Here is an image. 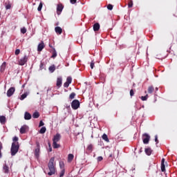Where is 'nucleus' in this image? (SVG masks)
Here are the masks:
<instances>
[{
    "instance_id": "18",
    "label": "nucleus",
    "mask_w": 177,
    "mask_h": 177,
    "mask_svg": "<svg viewBox=\"0 0 177 177\" xmlns=\"http://www.w3.org/2000/svg\"><path fill=\"white\" fill-rule=\"evenodd\" d=\"M31 115H30V113H28V112H25V113H24V119L25 120H30V118H31Z\"/></svg>"
},
{
    "instance_id": "8",
    "label": "nucleus",
    "mask_w": 177,
    "mask_h": 177,
    "mask_svg": "<svg viewBox=\"0 0 177 177\" xmlns=\"http://www.w3.org/2000/svg\"><path fill=\"white\" fill-rule=\"evenodd\" d=\"M27 131H28V126L24 125L20 129V133H21V134L26 133V132H27Z\"/></svg>"
},
{
    "instance_id": "11",
    "label": "nucleus",
    "mask_w": 177,
    "mask_h": 177,
    "mask_svg": "<svg viewBox=\"0 0 177 177\" xmlns=\"http://www.w3.org/2000/svg\"><path fill=\"white\" fill-rule=\"evenodd\" d=\"M62 138V136H60L59 133H57L54 138H53V142H59L60 140V138Z\"/></svg>"
},
{
    "instance_id": "12",
    "label": "nucleus",
    "mask_w": 177,
    "mask_h": 177,
    "mask_svg": "<svg viewBox=\"0 0 177 177\" xmlns=\"http://www.w3.org/2000/svg\"><path fill=\"white\" fill-rule=\"evenodd\" d=\"M63 10V6L62 4H58L57 7V15H60Z\"/></svg>"
},
{
    "instance_id": "54",
    "label": "nucleus",
    "mask_w": 177,
    "mask_h": 177,
    "mask_svg": "<svg viewBox=\"0 0 177 177\" xmlns=\"http://www.w3.org/2000/svg\"><path fill=\"white\" fill-rule=\"evenodd\" d=\"M1 157H2V154L1 153H0V158H1Z\"/></svg>"
},
{
    "instance_id": "4",
    "label": "nucleus",
    "mask_w": 177,
    "mask_h": 177,
    "mask_svg": "<svg viewBox=\"0 0 177 177\" xmlns=\"http://www.w3.org/2000/svg\"><path fill=\"white\" fill-rule=\"evenodd\" d=\"M71 107L73 110H77L80 107V101L74 100L71 103Z\"/></svg>"
},
{
    "instance_id": "34",
    "label": "nucleus",
    "mask_w": 177,
    "mask_h": 177,
    "mask_svg": "<svg viewBox=\"0 0 177 177\" xmlns=\"http://www.w3.org/2000/svg\"><path fill=\"white\" fill-rule=\"evenodd\" d=\"M129 8H132L133 6V1L132 0H130L128 3Z\"/></svg>"
},
{
    "instance_id": "24",
    "label": "nucleus",
    "mask_w": 177,
    "mask_h": 177,
    "mask_svg": "<svg viewBox=\"0 0 177 177\" xmlns=\"http://www.w3.org/2000/svg\"><path fill=\"white\" fill-rule=\"evenodd\" d=\"M32 118H39V112L35 111V113H33Z\"/></svg>"
},
{
    "instance_id": "7",
    "label": "nucleus",
    "mask_w": 177,
    "mask_h": 177,
    "mask_svg": "<svg viewBox=\"0 0 177 177\" xmlns=\"http://www.w3.org/2000/svg\"><path fill=\"white\" fill-rule=\"evenodd\" d=\"M37 148L35 150V156L37 158L39 157V142H36Z\"/></svg>"
},
{
    "instance_id": "15",
    "label": "nucleus",
    "mask_w": 177,
    "mask_h": 177,
    "mask_svg": "<svg viewBox=\"0 0 177 177\" xmlns=\"http://www.w3.org/2000/svg\"><path fill=\"white\" fill-rule=\"evenodd\" d=\"M55 31L57 34H62V32H63V29H62V28H60L59 26H57L55 28Z\"/></svg>"
},
{
    "instance_id": "52",
    "label": "nucleus",
    "mask_w": 177,
    "mask_h": 177,
    "mask_svg": "<svg viewBox=\"0 0 177 177\" xmlns=\"http://www.w3.org/2000/svg\"><path fill=\"white\" fill-rule=\"evenodd\" d=\"M156 91H158V88L156 87Z\"/></svg>"
},
{
    "instance_id": "25",
    "label": "nucleus",
    "mask_w": 177,
    "mask_h": 177,
    "mask_svg": "<svg viewBox=\"0 0 177 177\" xmlns=\"http://www.w3.org/2000/svg\"><path fill=\"white\" fill-rule=\"evenodd\" d=\"M153 92H154V87H153V86H150L148 88V93H153Z\"/></svg>"
},
{
    "instance_id": "23",
    "label": "nucleus",
    "mask_w": 177,
    "mask_h": 177,
    "mask_svg": "<svg viewBox=\"0 0 177 177\" xmlns=\"http://www.w3.org/2000/svg\"><path fill=\"white\" fill-rule=\"evenodd\" d=\"M103 140H105V142H110V140H109V137H107V136L106 135V133H104L102 136Z\"/></svg>"
},
{
    "instance_id": "35",
    "label": "nucleus",
    "mask_w": 177,
    "mask_h": 177,
    "mask_svg": "<svg viewBox=\"0 0 177 177\" xmlns=\"http://www.w3.org/2000/svg\"><path fill=\"white\" fill-rule=\"evenodd\" d=\"M21 32L22 34H26L27 32V29H26V28H21Z\"/></svg>"
},
{
    "instance_id": "2",
    "label": "nucleus",
    "mask_w": 177,
    "mask_h": 177,
    "mask_svg": "<svg viewBox=\"0 0 177 177\" xmlns=\"http://www.w3.org/2000/svg\"><path fill=\"white\" fill-rule=\"evenodd\" d=\"M19 149H20V145H19V142H12L10 149L11 156H16V154H17V152L19 151Z\"/></svg>"
},
{
    "instance_id": "10",
    "label": "nucleus",
    "mask_w": 177,
    "mask_h": 177,
    "mask_svg": "<svg viewBox=\"0 0 177 177\" xmlns=\"http://www.w3.org/2000/svg\"><path fill=\"white\" fill-rule=\"evenodd\" d=\"M44 48H45V44H44V41H41V43H39L38 44L37 51L38 52H41L42 49H44Z\"/></svg>"
},
{
    "instance_id": "22",
    "label": "nucleus",
    "mask_w": 177,
    "mask_h": 177,
    "mask_svg": "<svg viewBox=\"0 0 177 177\" xmlns=\"http://www.w3.org/2000/svg\"><path fill=\"white\" fill-rule=\"evenodd\" d=\"M74 159V155L70 153L68 156V162H71V161H73V160Z\"/></svg>"
},
{
    "instance_id": "37",
    "label": "nucleus",
    "mask_w": 177,
    "mask_h": 177,
    "mask_svg": "<svg viewBox=\"0 0 177 177\" xmlns=\"http://www.w3.org/2000/svg\"><path fill=\"white\" fill-rule=\"evenodd\" d=\"M107 10H113V5L109 4V5L107 6Z\"/></svg>"
},
{
    "instance_id": "26",
    "label": "nucleus",
    "mask_w": 177,
    "mask_h": 177,
    "mask_svg": "<svg viewBox=\"0 0 177 177\" xmlns=\"http://www.w3.org/2000/svg\"><path fill=\"white\" fill-rule=\"evenodd\" d=\"M28 95V94L27 93L22 94L21 95L20 100H24V99H26V97H27Z\"/></svg>"
},
{
    "instance_id": "6",
    "label": "nucleus",
    "mask_w": 177,
    "mask_h": 177,
    "mask_svg": "<svg viewBox=\"0 0 177 177\" xmlns=\"http://www.w3.org/2000/svg\"><path fill=\"white\" fill-rule=\"evenodd\" d=\"M15 91H16L15 87L10 88L7 91L8 97H10V96H12L13 93H15Z\"/></svg>"
},
{
    "instance_id": "44",
    "label": "nucleus",
    "mask_w": 177,
    "mask_h": 177,
    "mask_svg": "<svg viewBox=\"0 0 177 177\" xmlns=\"http://www.w3.org/2000/svg\"><path fill=\"white\" fill-rule=\"evenodd\" d=\"M64 88H68L70 86V84L68 83H66V82L64 84Z\"/></svg>"
},
{
    "instance_id": "49",
    "label": "nucleus",
    "mask_w": 177,
    "mask_h": 177,
    "mask_svg": "<svg viewBox=\"0 0 177 177\" xmlns=\"http://www.w3.org/2000/svg\"><path fill=\"white\" fill-rule=\"evenodd\" d=\"M102 160H103V157H102V156H99L97 158V161H102Z\"/></svg>"
},
{
    "instance_id": "47",
    "label": "nucleus",
    "mask_w": 177,
    "mask_h": 177,
    "mask_svg": "<svg viewBox=\"0 0 177 177\" xmlns=\"http://www.w3.org/2000/svg\"><path fill=\"white\" fill-rule=\"evenodd\" d=\"M17 140H19V138H17V136L13 138V142H17Z\"/></svg>"
},
{
    "instance_id": "43",
    "label": "nucleus",
    "mask_w": 177,
    "mask_h": 177,
    "mask_svg": "<svg viewBox=\"0 0 177 177\" xmlns=\"http://www.w3.org/2000/svg\"><path fill=\"white\" fill-rule=\"evenodd\" d=\"M44 125H45V123H44V122L42 120H41L39 122V127H44Z\"/></svg>"
},
{
    "instance_id": "51",
    "label": "nucleus",
    "mask_w": 177,
    "mask_h": 177,
    "mask_svg": "<svg viewBox=\"0 0 177 177\" xmlns=\"http://www.w3.org/2000/svg\"><path fill=\"white\" fill-rule=\"evenodd\" d=\"M0 150H2V143L0 142Z\"/></svg>"
},
{
    "instance_id": "1",
    "label": "nucleus",
    "mask_w": 177,
    "mask_h": 177,
    "mask_svg": "<svg viewBox=\"0 0 177 177\" xmlns=\"http://www.w3.org/2000/svg\"><path fill=\"white\" fill-rule=\"evenodd\" d=\"M48 169L49 172L48 175L52 176V175H55L56 174V169L55 168V158H51L48 162Z\"/></svg>"
},
{
    "instance_id": "46",
    "label": "nucleus",
    "mask_w": 177,
    "mask_h": 177,
    "mask_svg": "<svg viewBox=\"0 0 177 177\" xmlns=\"http://www.w3.org/2000/svg\"><path fill=\"white\" fill-rule=\"evenodd\" d=\"M15 55H19L20 54V49H17L16 50H15Z\"/></svg>"
},
{
    "instance_id": "38",
    "label": "nucleus",
    "mask_w": 177,
    "mask_h": 177,
    "mask_svg": "<svg viewBox=\"0 0 177 177\" xmlns=\"http://www.w3.org/2000/svg\"><path fill=\"white\" fill-rule=\"evenodd\" d=\"M69 97L71 99H74L75 97V93H71V95H69Z\"/></svg>"
},
{
    "instance_id": "50",
    "label": "nucleus",
    "mask_w": 177,
    "mask_h": 177,
    "mask_svg": "<svg viewBox=\"0 0 177 177\" xmlns=\"http://www.w3.org/2000/svg\"><path fill=\"white\" fill-rule=\"evenodd\" d=\"M49 151H52V147H50V144H49Z\"/></svg>"
},
{
    "instance_id": "29",
    "label": "nucleus",
    "mask_w": 177,
    "mask_h": 177,
    "mask_svg": "<svg viewBox=\"0 0 177 177\" xmlns=\"http://www.w3.org/2000/svg\"><path fill=\"white\" fill-rule=\"evenodd\" d=\"M5 67H6V63L3 62L1 66V71H3L5 70Z\"/></svg>"
},
{
    "instance_id": "40",
    "label": "nucleus",
    "mask_w": 177,
    "mask_h": 177,
    "mask_svg": "<svg viewBox=\"0 0 177 177\" xmlns=\"http://www.w3.org/2000/svg\"><path fill=\"white\" fill-rule=\"evenodd\" d=\"M155 142L156 145H158V136L157 135L155 136Z\"/></svg>"
},
{
    "instance_id": "42",
    "label": "nucleus",
    "mask_w": 177,
    "mask_h": 177,
    "mask_svg": "<svg viewBox=\"0 0 177 177\" xmlns=\"http://www.w3.org/2000/svg\"><path fill=\"white\" fill-rule=\"evenodd\" d=\"M90 66L91 68L93 69V67H95V62L92 61Z\"/></svg>"
},
{
    "instance_id": "36",
    "label": "nucleus",
    "mask_w": 177,
    "mask_h": 177,
    "mask_svg": "<svg viewBox=\"0 0 177 177\" xmlns=\"http://www.w3.org/2000/svg\"><path fill=\"white\" fill-rule=\"evenodd\" d=\"M64 172H65L64 169H62V171H61V172H60L59 177H63V176H64Z\"/></svg>"
},
{
    "instance_id": "55",
    "label": "nucleus",
    "mask_w": 177,
    "mask_h": 177,
    "mask_svg": "<svg viewBox=\"0 0 177 177\" xmlns=\"http://www.w3.org/2000/svg\"><path fill=\"white\" fill-rule=\"evenodd\" d=\"M49 46H50V48H52V46L49 45Z\"/></svg>"
},
{
    "instance_id": "19",
    "label": "nucleus",
    "mask_w": 177,
    "mask_h": 177,
    "mask_svg": "<svg viewBox=\"0 0 177 177\" xmlns=\"http://www.w3.org/2000/svg\"><path fill=\"white\" fill-rule=\"evenodd\" d=\"M145 153L147 154V156H151V153H153V150H151V148L148 147L145 149Z\"/></svg>"
},
{
    "instance_id": "14",
    "label": "nucleus",
    "mask_w": 177,
    "mask_h": 177,
    "mask_svg": "<svg viewBox=\"0 0 177 177\" xmlns=\"http://www.w3.org/2000/svg\"><path fill=\"white\" fill-rule=\"evenodd\" d=\"M165 162V159L162 158L161 161V171L162 172H165V165L164 164Z\"/></svg>"
},
{
    "instance_id": "39",
    "label": "nucleus",
    "mask_w": 177,
    "mask_h": 177,
    "mask_svg": "<svg viewBox=\"0 0 177 177\" xmlns=\"http://www.w3.org/2000/svg\"><path fill=\"white\" fill-rule=\"evenodd\" d=\"M59 167L62 169L64 168V163L63 162H59Z\"/></svg>"
},
{
    "instance_id": "5",
    "label": "nucleus",
    "mask_w": 177,
    "mask_h": 177,
    "mask_svg": "<svg viewBox=\"0 0 177 177\" xmlns=\"http://www.w3.org/2000/svg\"><path fill=\"white\" fill-rule=\"evenodd\" d=\"M27 60H28V57H27V55H25L24 57L21 58L19 60V66H24L27 63Z\"/></svg>"
},
{
    "instance_id": "13",
    "label": "nucleus",
    "mask_w": 177,
    "mask_h": 177,
    "mask_svg": "<svg viewBox=\"0 0 177 177\" xmlns=\"http://www.w3.org/2000/svg\"><path fill=\"white\" fill-rule=\"evenodd\" d=\"M63 79L62 77H57V86H58V88H60V86H62V83Z\"/></svg>"
},
{
    "instance_id": "41",
    "label": "nucleus",
    "mask_w": 177,
    "mask_h": 177,
    "mask_svg": "<svg viewBox=\"0 0 177 177\" xmlns=\"http://www.w3.org/2000/svg\"><path fill=\"white\" fill-rule=\"evenodd\" d=\"M11 8H12V6H11L10 4H7V5L6 6V10L10 9Z\"/></svg>"
},
{
    "instance_id": "27",
    "label": "nucleus",
    "mask_w": 177,
    "mask_h": 177,
    "mask_svg": "<svg viewBox=\"0 0 177 177\" xmlns=\"http://www.w3.org/2000/svg\"><path fill=\"white\" fill-rule=\"evenodd\" d=\"M46 132V127H43L41 128V129L39 130V133H45Z\"/></svg>"
},
{
    "instance_id": "30",
    "label": "nucleus",
    "mask_w": 177,
    "mask_h": 177,
    "mask_svg": "<svg viewBox=\"0 0 177 177\" xmlns=\"http://www.w3.org/2000/svg\"><path fill=\"white\" fill-rule=\"evenodd\" d=\"M148 97H149V95H146L145 96H142L141 100H142V102H145V101L147 100Z\"/></svg>"
},
{
    "instance_id": "45",
    "label": "nucleus",
    "mask_w": 177,
    "mask_h": 177,
    "mask_svg": "<svg viewBox=\"0 0 177 177\" xmlns=\"http://www.w3.org/2000/svg\"><path fill=\"white\" fill-rule=\"evenodd\" d=\"M70 2L72 5H74L75 3H77V0H70Z\"/></svg>"
},
{
    "instance_id": "16",
    "label": "nucleus",
    "mask_w": 177,
    "mask_h": 177,
    "mask_svg": "<svg viewBox=\"0 0 177 177\" xmlns=\"http://www.w3.org/2000/svg\"><path fill=\"white\" fill-rule=\"evenodd\" d=\"M94 31H99L100 30V24L99 23H96L93 25Z\"/></svg>"
},
{
    "instance_id": "20",
    "label": "nucleus",
    "mask_w": 177,
    "mask_h": 177,
    "mask_svg": "<svg viewBox=\"0 0 177 177\" xmlns=\"http://www.w3.org/2000/svg\"><path fill=\"white\" fill-rule=\"evenodd\" d=\"M53 149H59V147H60V145L57 144V142L53 141Z\"/></svg>"
},
{
    "instance_id": "28",
    "label": "nucleus",
    "mask_w": 177,
    "mask_h": 177,
    "mask_svg": "<svg viewBox=\"0 0 177 177\" xmlns=\"http://www.w3.org/2000/svg\"><path fill=\"white\" fill-rule=\"evenodd\" d=\"M56 56H57V53L56 52V49L53 48V55L51 56V57H53V59H55Z\"/></svg>"
},
{
    "instance_id": "53",
    "label": "nucleus",
    "mask_w": 177,
    "mask_h": 177,
    "mask_svg": "<svg viewBox=\"0 0 177 177\" xmlns=\"http://www.w3.org/2000/svg\"><path fill=\"white\" fill-rule=\"evenodd\" d=\"M109 157H113V155L112 154L109 155Z\"/></svg>"
},
{
    "instance_id": "33",
    "label": "nucleus",
    "mask_w": 177,
    "mask_h": 177,
    "mask_svg": "<svg viewBox=\"0 0 177 177\" xmlns=\"http://www.w3.org/2000/svg\"><path fill=\"white\" fill-rule=\"evenodd\" d=\"M42 2H41L37 8L38 12H41V10H42Z\"/></svg>"
},
{
    "instance_id": "32",
    "label": "nucleus",
    "mask_w": 177,
    "mask_h": 177,
    "mask_svg": "<svg viewBox=\"0 0 177 177\" xmlns=\"http://www.w3.org/2000/svg\"><path fill=\"white\" fill-rule=\"evenodd\" d=\"M73 81V78H71V77H68L66 79V83L68 84H71V82Z\"/></svg>"
},
{
    "instance_id": "9",
    "label": "nucleus",
    "mask_w": 177,
    "mask_h": 177,
    "mask_svg": "<svg viewBox=\"0 0 177 177\" xmlns=\"http://www.w3.org/2000/svg\"><path fill=\"white\" fill-rule=\"evenodd\" d=\"M3 172H4V174H9V166L6 164V162H5V164L3 165Z\"/></svg>"
},
{
    "instance_id": "17",
    "label": "nucleus",
    "mask_w": 177,
    "mask_h": 177,
    "mask_svg": "<svg viewBox=\"0 0 177 177\" xmlns=\"http://www.w3.org/2000/svg\"><path fill=\"white\" fill-rule=\"evenodd\" d=\"M0 122L3 125L6 122V117L0 115Z\"/></svg>"
},
{
    "instance_id": "3",
    "label": "nucleus",
    "mask_w": 177,
    "mask_h": 177,
    "mask_svg": "<svg viewBox=\"0 0 177 177\" xmlns=\"http://www.w3.org/2000/svg\"><path fill=\"white\" fill-rule=\"evenodd\" d=\"M142 140L144 145H149V142H150V136L147 133H144L142 135Z\"/></svg>"
},
{
    "instance_id": "31",
    "label": "nucleus",
    "mask_w": 177,
    "mask_h": 177,
    "mask_svg": "<svg viewBox=\"0 0 177 177\" xmlns=\"http://www.w3.org/2000/svg\"><path fill=\"white\" fill-rule=\"evenodd\" d=\"M93 149V145H92V144H90L88 147H87V150L88 151H92Z\"/></svg>"
},
{
    "instance_id": "21",
    "label": "nucleus",
    "mask_w": 177,
    "mask_h": 177,
    "mask_svg": "<svg viewBox=\"0 0 177 177\" xmlns=\"http://www.w3.org/2000/svg\"><path fill=\"white\" fill-rule=\"evenodd\" d=\"M48 70H49L50 73H55V70H56V66L55 65L50 66L48 68Z\"/></svg>"
},
{
    "instance_id": "48",
    "label": "nucleus",
    "mask_w": 177,
    "mask_h": 177,
    "mask_svg": "<svg viewBox=\"0 0 177 177\" xmlns=\"http://www.w3.org/2000/svg\"><path fill=\"white\" fill-rule=\"evenodd\" d=\"M133 95H135V93H133V90H131L130 91V96H133Z\"/></svg>"
}]
</instances>
